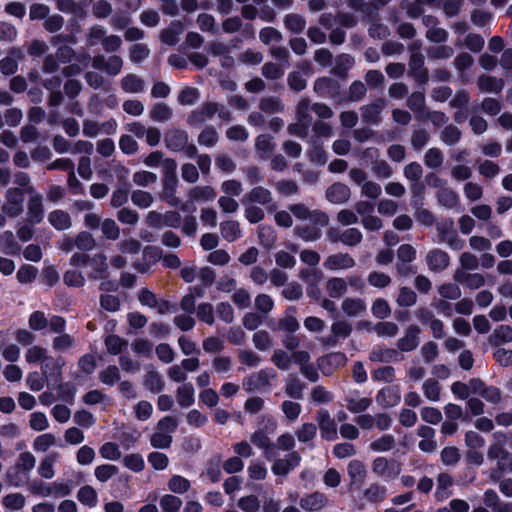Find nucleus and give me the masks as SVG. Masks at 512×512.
Masks as SVG:
<instances>
[{
    "mask_svg": "<svg viewBox=\"0 0 512 512\" xmlns=\"http://www.w3.org/2000/svg\"><path fill=\"white\" fill-rule=\"evenodd\" d=\"M423 393L430 401H438L440 399V385L435 379H427L423 383Z\"/></svg>",
    "mask_w": 512,
    "mask_h": 512,
    "instance_id": "63",
    "label": "nucleus"
},
{
    "mask_svg": "<svg viewBox=\"0 0 512 512\" xmlns=\"http://www.w3.org/2000/svg\"><path fill=\"white\" fill-rule=\"evenodd\" d=\"M454 280L471 289H477L484 285L485 279L483 275L474 273H466L464 270H457L454 274Z\"/></svg>",
    "mask_w": 512,
    "mask_h": 512,
    "instance_id": "29",
    "label": "nucleus"
},
{
    "mask_svg": "<svg viewBox=\"0 0 512 512\" xmlns=\"http://www.w3.org/2000/svg\"><path fill=\"white\" fill-rule=\"evenodd\" d=\"M254 347L259 351H268L273 344L272 337L266 330H259L252 336Z\"/></svg>",
    "mask_w": 512,
    "mask_h": 512,
    "instance_id": "46",
    "label": "nucleus"
},
{
    "mask_svg": "<svg viewBox=\"0 0 512 512\" xmlns=\"http://www.w3.org/2000/svg\"><path fill=\"white\" fill-rule=\"evenodd\" d=\"M372 472L386 481L395 479L401 473V465L385 457H377L372 462Z\"/></svg>",
    "mask_w": 512,
    "mask_h": 512,
    "instance_id": "6",
    "label": "nucleus"
},
{
    "mask_svg": "<svg viewBox=\"0 0 512 512\" xmlns=\"http://www.w3.org/2000/svg\"><path fill=\"white\" fill-rule=\"evenodd\" d=\"M356 265L354 258L348 253H336L328 256L323 266L328 270H347Z\"/></svg>",
    "mask_w": 512,
    "mask_h": 512,
    "instance_id": "14",
    "label": "nucleus"
},
{
    "mask_svg": "<svg viewBox=\"0 0 512 512\" xmlns=\"http://www.w3.org/2000/svg\"><path fill=\"white\" fill-rule=\"evenodd\" d=\"M27 193L29 194L26 214L27 221L31 224H38L42 221L44 216L42 205L43 198L38 192L34 191L33 188H29Z\"/></svg>",
    "mask_w": 512,
    "mask_h": 512,
    "instance_id": "11",
    "label": "nucleus"
},
{
    "mask_svg": "<svg viewBox=\"0 0 512 512\" xmlns=\"http://www.w3.org/2000/svg\"><path fill=\"white\" fill-rule=\"evenodd\" d=\"M420 328L411 325L406 329L405 335L399 339L398 348L402 351H411L419 344Z\"/></svg>",
    "mask_w": 512,
    "mask_h": 512,
    "instance_id": "28",
    "label": "nucleus"
},
{
    "mask_svg": "<svg viewBox=\"0 0 512 512\" xmlns=\"http://www.w3.org/2000/svg\"><path fill=\"white\" fill-rule=\"evenodd\" d=\"M220 229L223 238L230 242L235 241L241 236V230L238 222L236 221L223 222Z\"/></svg>",
    "mask_w": 512,
    "mask_h": 512,
    "instance_id": "54",
    "label": "nucleus"
},
{
    "mask_svg": "<svg viewBox=\"0 0 512 512\" xmlns=\"http://www.w3.org/2000/svg\"><path fill=\"white\" fill-rule=\"evenodd\" d=\"M387 496V488L384 485L374 483L364 491V498L372 503H380Z\"/></svg>",
    "mask_w": 512,
    "mask_h": 512,
    "instance_id": "40",
    "label": "nucleus"
},
{
    "mask_svg": "<svg viewBox=\"0 0 512 512\" xmlns=\"http://www.w3.org/2000/svg\"><path fill=\"white\" fill-rule=\"evenodd\" d=\"M401 395L397 386L381 389L376 395V402L382 407H393L400 402Z\"/></svg>",
    "mask_w": 512,
    "mask_h": 512,
    "instance_id": "26",
    "label": "nucleus"
},
{
    "mask_svg": "<svg viewBox=\"0 0 512 512\" xmlns=\"http://www.w3.org/2000/svg\"><path fill=\"white\" fill-rule=\"evenodd\" d=\"M350 196V188L344 183H333L326 190V198L333 204H343L349 200Z\"/></svg>",
    "mask_w": 512,
    "mask_h": 512,
    "instance_id": "20",
    "label": "nucleus"
},
{
    "mask_svg": "<svg viewBox=\"0 0 512 512\" xmlns=\"http://www.w3.org/2000/svg\"><path fill=\"white\" fill-rule=\"evenodd\" d=\"M247 199L250 202H255V203H258L261 205H266L272 201V195L268 189H266L262 186H257V187H254L249 192V194L247 195Z\"/></svg>",
    "mask_w": 512,
    "mask_h": 512,
    "instance_id": "49",
    "label": "nucleus"
},
{
    "mask_svg": "<svg viewBox=\"0 0 512 512\" xmlns=\"http://www.w3.org/2000/svg\"><path fill=\"white\" fill-rule=\"evenodd\" d=\"M490 342L494 346L512 342V328L508 325H500L490 336Z\"/></svg>",
    "mask_w": 512,
    "mask_h": 512,
    "instance_id": "42",
    "label": "nucleus"
},
{
    "mask_svg": "<svg viewBox=\"0 0 512 512\" xmlns=\"http://www.w3.org/2000/svg\"><path fill=\"white\" fill-rule=\"evenodd\" d=\"M189 196L194 201H210L216 196L214 189L210 186H197L190 190Z\"/></svg>",
    "mask_w": 512,
    "mask_h": 512,
    "instance_id": "51",
    "label": "nucleus"
},
{
    "mask_svg": "<svg viewBox=\"0 0 512 512\" xmlns=\"http://www.w3.org/2000/svg\"><path fill=\"white\" fill-rule=\"evenodd\" d=\"M328 504V498L325 494L314 492L303 496L300 500L302 509L309 512H318Z\"/></svg>",
    "mask_w": 512,
    "mask_h": 512,
    "instance_id": "22",
    "label": "nucleus"
},
{
    "mask_svg": "<svg viewBox=\"0 0 512 512\" xmlns=\"http://www.w3.org/2000/svg\"><path fill=\"white\" fill-rule=\"evenodd\" d=\"M20 250V246L15 240L11 231L0 232V251L6 254H15Z\"/></svg>",
    "mask_w": 512,
    "mask_h": 512,
    "instance_id": "39",
    "label": "nucleus"
},
{
    "mask_svg": "<svg viewBox=\"0 0 512 512\" xmlns=\"http://www.w3.org/2000/svg\"><path fill=\"white\" fill-rule=\"evenodd\" d=\"M341 308L347 316L357 317L366 311V303L360 298H346L343 300Z\"/></svg>",
    "mask_w": 512,
    "mask_h": 512,
    "instance_id": "30",
    "label": "nucleus"
},
{
    "mask_svg": "<svg viewBox=\"0 0 512 512\" xmlns=\"http://www.w3.org/2000/svg\"><path fill=\"white\" fill-rule=\"evenodd\" d=\"M75 346V339L69 334L62 333L53 338L52 348L57 352H68Z\"/></svg>",
    "mask_w": 512,
    "mask_h": 512,
    "instance_id": "45",
    "label": "nucleus"
},
{
    "mask_svg": "<svg viewBox=\"0 0 512 512\" xmlns=\"http://www.w3.org/2000/svg\"><path fill=\"white\" fill-rule=\"evenodd\" d=\"M385 107V101L378 99L371 104L361 108V117L364 122L377 124L380 121V114Z\"/></svg>",
    "mask_w": 512,
    "mask_h": 512,
    "instance_id": "27",
    "label": "nucleus"
},
{
    "mask_svg": "<svg viewBox=\"0 0 512 512\" xmlns=\"http://www.w3.org/2000/svg\"><path fill=\"white\" fill-rule=\"evenodd\" d=\"M262 422L264 423V428L255 431L251 435L250 440L255 446L263 449L264 457L270 460L275 457V444L271 442L269 433L275 432L277 422L271 415H263Z\"/></svg>",
    "mask_w": 512,
    "mask_h": 512,
    "instance_id": "1",
    "label": "nucleus"
},
{
    "mask_svg": "<svg viewBox=\"0 0 512 512\" xmlns=\"http://www.w3.org/2000/svg\"><path fill=\"white\" fill-rule=\"evenodd\" d=\"M131 201L135 206L141 209H147L153 204L154 198L150 192L134 190L131 193Z\"/></svg>",
    "mask_w": 512,
    "mask_h": 512,
    "instance_id": "52",
    "label": "nucleus"
},
{
    "mask_svg": "<svg viewBox=\"0 0 512 512\" xmlns=\"http://www.w3.org/2000/svg\"><path fill=\"white\" fill-rule=\"evenodd\" d=\"M56 444V437L51 433L41 434L35 438L33 448L39 452L47 451L51 446Z\"/></svg>",
    "mask_w": 512,
    "mask_h": 512,
    "instance_id": "64",
    "label": "nucleus"
},
{
    "mask_svg": "<svg viewBox=\"0 0 512 512\" xmlns=\"http://www.w3.org/2000/svg\"><path fill=\"white\" fill-rule=\"evenodd\" d=\"M301 457L298 452L293 451L283 459H278L272 465V472L277 476H286L292 469L300 464Z\"/></svg>",
    "mask_w": 512,
    "mask_h": 512,
    "instance_id": "16",
    "label": "nucleus"
},
{
    "mask_svg": "<svg viewBox=\"0 0 512 512\" xmlns=\"http://www.w3.org/2000/svg\"><path fill=\"white\" fill-rule=\"evenodd\" d=\"M507 436L502 432L493 434V443L489 446L487 456L490 460H497L501 470L512 467V454L505 449Z\"/></svg>",
    "mask_w": 512,
    "mask_h": 512,
    "instance_id": "3",
    "label": "nucleus"
},
{
    "mask_svg": "<svg viewBox=\"0 0 512 512\" xmlns=\"http://www.w3.org/2000/svg\"><path fill=\"white\" fill-rule=\"evenodd\" d=\"M30 475L25 471L12 466L7 471V481L14 487H21L29 481Z\"/></svg>",
    "mask_w": 512,
    "mask_h": 512,
    "instance_id": "47",
    "label": "nucleus"
},
{
    "mask_svg": "<svg viewBox=\"0 0 512 512\" xmlns=\"http://www.w3.org/2000/svg\"><path fill=\"white\" fill-rule=\"evenodd\" d=\"M48 354V350L40 345H31L25 351V360L29 364L40 363Z\"/></svg>",
    "mask_w": 512,
    "mask_h": 512,
    "instance_id": "55",
    "label": "nucleus"
},
{
    "mask_svg": "<svg viewBox=\"0 0 512 512\" xmlns=\"http://www.w3.org/2000/svg\"><path fill=\"white\" fill-rule=\"evenodd\" d=\"M99 453L103 459L117 461L121 458L122 453L118 444L114 442H106L99 448Z\"/></svg>",
    "mask_w": 512,
    "mask_h": 512,
    "instance_id": "53",
    "label": "nucleus"
},
{
    "mask_svg": "<svg viewBox=\"0 0 512 512\" xmlns=\"http://www.w3.org/2000/svg\"><path fill=\"white\" fill-rule=\"evenodd\" d=\"M347 357L342 352H333L317 360L318 367L325 375L332 374L336 369L346 364Z\"/></svg>",
    "mask_w": 512,
    "mask_h": 512,
    "instance_id": "12",
    "label": "nucleus"
},
{
    "mask_svg": "<svg viewBox=\"0 0 512 512\" xmlns=\"http://www.w3.org/2000/svg\"><path fill=\"white\" fill-rule=\"evenodd\" d=\"M293 215L301 220L324 227L328 224V216L320 210H309L303 204H295L290 207Z\"/></svg>",
    "mask_w": 512,
    "mask_h": 512,
    "instance_id": "7",
    "label": "nucleus"
},
{
    "mask_svg": "<svg viewBox=\"0 0 512 512\" xmlns=\"http://www.w3.org/2000/svg\"><path fill=\"white\" fill-rule=\"evenodd\" d=\"M483 502L492 509V512H508V509H510V503L501 502L498 494L492 489L484 492Z\"/></svg>",
    "mask_w": 512,
    "mask_h": 512,
    "instance_id": "33",
    "label": "nucleus"
},
{
    "mask_svg": "<svg viewBox=\"0 0 512 512\" xmlns=\"http://www.w3.org/2000/svg\"><path fill=\"white\" fill-rule=\"evenodd\" d=\"M256 150L262 159H267L275 148L273 138L268 134H261L256 139Z\"/></svg>",
    "mask_w": 512,
    "mask_h": 512,
    "instance_id": "36",
    "label": "nucleus"
},
{
    "mask_svg": "<svg viewBox=\"0 0 512 512\" xmlns=\"http://www.w3.org/2000/svg\"><path fill=\"white\" fill-rule=\"evenodd\" d=\"M178 426L177 420L171 416L162 418L156 427V431L150 438V444L155 448L165 449L172 443V434Z\"/></svg>",
    "mask_w": 512,
    "mask_h": 512,
    "instance_id": "2",
    "label": "nucleus"
},
{
    "mask_svg": "<svg viewBox=\"0 0 512 512\" xmlns=\"http://www.w3.org/2000/svg\"><path fill=\"white\" fill-rule=\"evenodd\" d=\"M218 111V104L209 102L194 110L188 117V123L191 125H200L211 119Z\"/></svg>",
    "mask_w": 512,
    "mask_h": 512,
    "instance_id": "23",
    "label": "nucleus"
},
{
    "mask_svg": "<svg viewBox=\"0 0 512 512\" xmlns=\"http://www.w3.org/2000/svg\"><path fill=\"white\" fill-rule=\"evenodd\" d=\"M87 267L90 269L88 277L90 279L103 278L108 270L107 258L104 254L98 253L90 257Z\"/></svg>",
    "mask_w": 512,
    "mask_h": 512,
    "instance_id": "24",
    "label": "nucleus"
},
{
    "mask_svg": "<svg viewBox=\"0 0 512 512\" xmlns=\"http://www.w3.org/2000/svg\"><path fill=\"white\" fill-rule=\"evenodd\" d=\"M59 458V453L51 452L46 455L38 466V474L44 479H52L55 475L54 464Z\"/></svg>",
    "mask_w": 512,
    "mask_h": 512,
    "instance_id": "32",
    "label": "nucleus"
},
{
    "mask_svg": "<svg viewBox=\"0 0 512 512\" xmlns=\"http://www.w3.org/2000/svg\"><path fill=\"white\" fill-rule=\"evenodd\" d=\"M254 307L259 313L266 315L274 309V300L268 294H258L254 299Z\"/></svg>",
    "mask_w": 512,
    "mask_h": 512,
    "instance_id": "56",
    "label": "nucleus"
},
{
    "mask_svg": "<svg viewBox=\"0 0 512 512\" xmlns=\"http://www.w3.org/2000/svg\"><path fill=\"white\" fill-rule=\"evenodd\" d=\"M167 167L170 168L173 173L171 175H167L163 181V190H162V198L172 207H176L179 205L180 200L176 196V188H177V178L174 174L176 169V163L174 160H167Z\"/></svg>",
    "mask_w": 512,
    "mask_h": 512,
    "instance_id": "9",
    "label": "nucleus"
},
{
    "mask_svg": "<svg viewBox=\"0 0 512 512\" xmlns=\"http://www.w3.org/2000/svg\"><path fill=\"white\" fill-rule=\"evenodd\" d=\"M477 86L482 92L499 93L504 87V81L492 76L483 75L479 77Z\"/></svg>",
    "mask_w": 512,
    "mask_h": 512,
    "instance_id": "31",
    "label": "nucleus"
},
{
    "mask_svg": "<svg viewBox=\"0 0 512 512\" xmlns=\"http://www.w3.org/2000/svg\"><path fill=\"white\" fill-rule=\"evenodd\" d=\"M395 445V439L392 435H383L382 437L372 441L369 448L375 452L390 451Z\"/></svg>",
    "mask_w": 512,
    "mask_h": 512,
    "instance_id": "60",
    "label": "nucleus"
},
{
    "mask_svg": "<svg viewBox=\"0 0 512 512\" xmlns=\"http://www.w3.org/2000/svg\"><path fill=\"white\" fill-rule=\"evenodd\" d=\"M188 143V135L183 130L170 129L165 135L166 147L172 151H182Z\"/></svg>",
    "mask_w": 512,
    "mask_h": 512,
    "instance_id": "25",
    "label": "nucleus"
},
{
    "mask_svg": "<svg viewBox=\"0 0 512 512\" xmlns=\"http://www.w3.org/2000/svg\"><path fill=\"white\" fill-rule=\"evenodd\" d=\"M321 437L327 441H335L338 438L337 423L326 409H320L316 415Z\"/></svg>",
    "mask_w": 512,
    "mask_h": 512,
    "instance_id": "8",
    "label": "nucleus"
},
{
    "mask_svg": "<svg viewBox=\"0 0 512 512\" xmlns=\"http://www.w3.org/2000/svg\"><path fill=\"white\" fill-rule=\"evenodd\" d=\"M25 192L21 188L10 187L4 195V203L1 207L2 212L15 218L22 214L24 210Z\"/></svg>",
    "mask_w": 512,
    "mask_h": 512,
    "instance_id": "5",
    "label": "nucleus"
},
{
    "mask_svg": "<svg viewBox=\"0 0 512 512\" xmlns=\"http://www.w3.org/2000/svg\"><path fill=\"white\" fill-rule=\"evenodd\" d=\"M271 362L280 370L287 371L292 363V353L288 354L282 349L274 350Z\"/></svg>",
    "mask_w": 512,
    "mask_h": 512,
    "instance_id": "50",
    "label": "nucleus"
},
{
    "mask_svg": "<svg viewBox=\"0 0 512 512\" xmlns=\"http://www.w3.org/2000/svg\"><path fill=\"white\" fill-rule=\"evenodd\" d=\"M347 474L350 478L349 486H360L366 479L367 469L365 464L358 460H351L347 465Z\"/></svg>",
    "mask_w": 512,
    "mask_h": 512,
    "instance_id": "21",
    "label": "nucleus"
},
{
    "mask_svg": "<svg viewBox=\"0 0 512 512\" xmlns=\"http://www.w3.org/2000/svg\"><path fill=\"white\" fill-rule=\"evenodd\" d=\"M443 160V154L438 148H430L424 156L425 165L431 169L439 168L442 165Z\"/></svg>",
    "mask_w": 512,
    "mask_h": 512,
    "instance_id": "62",
    "label": "nucleus"
},
{
    "mask_svg": "<svg viewBox=\"0 0 512 512\" xmlns=\"http://www.w3.org/2000/svg\"><path fill=\"white\" fill-rule=\"evenodd\" d=\"M49 223L57 230H66L72 222L69 214L63 210H54L48 215Z\"/></svg>",
    "mask_w": 512,
    "mask_h": 512,
    "instance_id": "34",
    "label": "nucleus"
},
{
    "mask_svg": "<svg viewBox=\"0 0 512 512\" xmlns=\"http://www.w3.org/2000/svg\"><path fill=\"white\" fill-rule=\"evenodd\" d=\"M121 88L126 93H141L145 89V84L139 76L128 74L121 79Z\"/></svg>",
    "mask_w": 512,
    "mask_h": 512,
    "instance_id": "35",
    "label": "nucleus"
},
{
    "mask_svg": "<svg viewBox=\"0 0 512 512\" xmlns=\"http://www.w3.org/2000/svg\"><path fill=\"white\" fill-rule=\"evenodd\" d=\"M318 225L313 224V226L302 225L298 226L295 229L296 234L305 241H316L321 236V231L317 227Z\"/></svg>",
    "mask_w": 512,
    "mask_h": 512,
    "instance_id": "59",
    "label": "nucleus"
},
{
    "mask_svg": "<svg viewBox=\"0 0 512 512\" xmlns=\"http://www.w3.org/2000/svg\"><path fill=\"white\" fill-rule=\"evenodd\" d=\"M438 201L447 208H453L458 204V195L450 188L444 187L437 193Z\"/></svg>",
    "mask_w": 512,
    "mask_h": 512,
    "instance_id": "58",
    "label": "nucleus"
},
{
    "mask_svg": "<svg viewBox=\"0 0 512 512\" xmlns=\"http://www.w3.org/2000/svg\"><path fill=\"white\" fill-rule=\"evenodd\" d=\"M326 291L331 298H340L347 291V282L343 278L333 277L327 281Z\"/></svg>",
    "mask_w": 512,
    "mask_h": 512,
    "instance_id": "37",
    "label": "nucleus"
},
{
    "mask_svg": "<svg viewBox=\"0 0 512 512\" xmlns=\"http://www.w3.org/2000/svg\"><path fill=\"white\" fill-rule=\"evenodd\" d=\"M65 360L61 356L47 354L40 364V370L47 381L61 378Z\"/></svg>",
    "mask_w": 512,
    "mask_h": 512,
    "instance_id": "10",
    "label": "nucleus"
},
{
    "mask_svg": "<svg viewBox=\"0 0 512 512\" xmlns=\"http://www.w3.org/2000/svg\"><path fill=\"white\" fill-rule=\"evenodd\" d=\"M296 307L289 306L282 318L279 319L278 324L276 327H273L271 324H269L270 328L275 331H285L287 333H295L299 327L300 324L295 316L296 314Z\"/></svg>",
    "mask_w": 512,
    "mask_h": 512,
    "instance_id": "18",
    "label": "nucleus"
},
{
    "mask_svg": "<svg viewBox=\"0 0 512 512\" xmlns=\"http://www.w3.org/2000/svg\"><path fill=\"white\" fill-rule=\"evenodd\" d=\"M346 408L353 414L365 412L372 404V399L361 396L359 391H349L345 395Z\"/></svg>",
    "mask_w": 512,
    "mask_h": 512,
    "instance_id": "13",
    "label": "nucleus"
},
{
    "mask_svg": "<svg viewBox=\"0 0 512 512\" xmlns=\"http://www.w3.org/2000/svg\"><path fill=\"white\" fill-rule=\"evenodd\" d=\"M259 108L268 114H274L283 111L284 104L277 97H266L261 99Z\"/></svg>",
    "mask_w": 512,
    "mask_h": 512,
    "instance_id": "57",
    "label": "nucleus"
},
{
    "mask_svg": "<svg viewBox=\"0 0 512 512\" xmlns=\"http://www.w3.org/2000/svg\"><path fill=\"white\" fill-rule=\"evenodd\" d=\"M426 263L431 271L441 272L449 266L450 257L440 249H433L426 255Z\"/></svg>",
    "mask_w": 512,
    "mask_h": 512,
    "instance_id": "19",
    "label": "nucleus"
},
{
    "mask_svg": "<svg viewBox=\"0 0 512 512\" xmlns=\"http://www.w3.org/2000/svg\"><path fill=\"white\" fill-rule=\"evenodd\" d=\"M195 390L190 383H184L177 388V402L181 407H189L194 403Z\"/></svg>",
    "mask_w": 512,
    "mask_h": 512,
    "instance_id": "38",
    "label": "nucleus"
},
{
    "mask_svg": "<svg viewBox=\"0 0 512 512\" xmlns=\"http://www.w3.org/2000/svg\"><path fill=\"white\" fill-rule=\"evenodd\" d=\"M172 109L163 102L156 103L151 111L150 118L156 122H165L172 117Z\"/></svg>",
    "mask_w": 512,
    "mask_h": 512,
    "instance_id": "44",
    "label": "nucleus"
},
{
    "mask_svg": "<svg viewBox=\"0 0 512 512\" xmlns=\"http://www.w3.org/2000/svg\"><path fill=\"white\" fill-rule=\"evenodd\" d=\"M26 503L25 497L21 493H10L3 497V506L10 511L21 510Z\"/></svg>",
    "mask_w": 512,
    "mask_h": 512,
    "instance_id": "48",
    "label": "nucleus"
},
{
    "mask_svg": "<svg viewBox=\"0 0 512 512\" xmlns=\"http://www.w3.org/2000/svg\"><path fill=\"white\" fill-rule=\"evenodd\" d=\"M363 239L361 231L357 228H348L341 232L340 242L347 246H356Z\"/></svg>",
    "mask_w": 512,
    "mask_h": 512,
    "instance_id": "61",
    "label": "nucleus"
},
{
    "mask_svg": "<svg viewBox=\"0 0 512 512\" xmlns=\"http://www.w3.org/2000/svg\"><path fill=\"white\" fill-rule=\"evenodd\" d=\"M123 61L119 56L113 55L106 59L104 56H96L92 61L95 69H103L107 74L115 76L122 68Z\"/></svg>",
    "mask_w": 512,
    "mask_h": 512,
    "instance_id": "17",
    "label": "nucleus"
},
{
    "mask_svg": "<svg viewBox=\"0 0 512 512\" xmlns=\"http://www.w3.org/2000/svg\"><path fill=\"white\" fill-rule=\"evenodd\" d=\"M276 378L273 368H264L244 378L243 387L247 392L270 390Z\"/></svg>",
    "mask_w": 512,
    "mask_h": 512,
    "instance_id": "4",
    "label": "nucleus"
},
{
    "mask_svg": "<svg viewBox=\"0 0 512 512\" xmlns=\"http://www.w3.org/2000/svg\"><path fill=\"white\" fill-rule=\"evenodd\" d=\"M77 499L90 508H93L98 503V495L96 490L89 485L83 486L77 493Z\"/></svg>",
    "mask_w": 512,
    "mask_h": 512,
    "instance_id": "43",
    "label": "nucleus"
},
{
    "mask_svg": "<svg viewBox=\"0 0 512 512\" xmlns=\"http://www.w3.org/2000/svg\"><path fill=\"white\" fill-rule=\"evenodd\" d=\"M452 483L453 482L450 475L442 473L438 476L437 488L435 492V496L438 500H444L450 496V488L452 486Z\"/></svg>",
    "mask_w": 512,
    "mask_h": 512,
    "instance_id": "41",
    "label": "nucleus"
},
{
    "mask_svg": "<svg viewBox=\"0 0 512 512\" xmlns=\"http://www.w3.org/2000/svg\"><path fill=\"white\" fill-rule=\"evenodd\" d=\"M470 387L473 393L480 395L488 402L497 404L501 401L500 390L493 386H486L481 380H471Z\"/></svg>",
    "mask_w": 512,
    "mask_h": 512,
    "instance_id": "15",
    "label": "nucleus"
}]
</instances>
